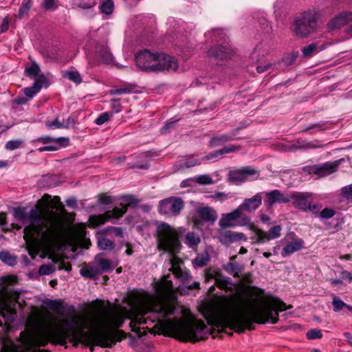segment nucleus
I'll return each mask as SVG.
<instances>
[{
    "label": "nucleus",
    "instance_id": "c9c22d12",
    "mask_svg": "<svg viewBox=\"0 0 352 352\" xmlns=\"http://www.w3.org/2000/svg\"><path fill=\"white\" fill-rule=\"evenodd\" d=\"M201 242L199 236L195 232H188L185 237V243L190 248L197 246Z\"/></svg>",
    "mask_w": 352,
    "mask_h": 352
},
{
    "label": "nucleus",
    "instance_id": "c03bdc74",
    "mask_svg": "<svg viewBox=\"0 0 352 352\" xmlns=\"http://www.w3.org/2000/svg\"><path fill=\"white\" fill-rule=\"evenodd\" d=\"M32 6L31 0H24L19 8L18 17L22 19L27 14Z\"/></svg>",
    "mask_w": 352,
    "mask_h": 352
},
{
    "label": "nucleus",
    "instance_id": "ddd939ff",
    "mask_svg": "<svg viewBox=\"0 0 352 352\" xmlns=\"http://www.w3.org/2000/svg\"><path fill=\"white\" fill-rule=\"evenodd\" d=\"M257 173L256 169L251 166L230 170L228 174V181L234 185H240L245 182L250 176Z\"/></svg>",
    "mask_w": 352,
    "mask_h": 352
},
{
    "label": "nucleus",
    "instance_id": "09e8293b",
    "mask_svg": "<svg viewBox=\"0 0 352 352\" xmlns=\"http://www.w3.org/2000/svg\"><path fill=\"white\" fill-rule=\"evenodd\" d=\"M56 267L54 264L43 265L38 269V273L41 275H50L54 272Z\"/></svg>",
    "mask_w": 352,
    "mask_h": 352
},
{
    "label": "nucleus",
    "instance_id": "0eeeda50",
    "mask_svg": "<svg viewBox=\"0 0 352 352\" xmlns=\"http://www.w3.org/2000/svg\"><path fill=\"white\" fill-rule=\"evenodd\" d=\"M318 14L314 11H307L295 17L292 32L300 38H305L314 33L318 27Z\"/></svg>",
    "mask_w": 352,
    "mask_h": 352
},
{
    "label": "nucleus",
    "instance_id": "cd10ccee",
    "mask_svg": "<svg viewBox=\"0 0 352 352\" xmlns=\"http://www.w3.org/2000/svg\"><path fill=\"white\" fill-rule=\"evenodd\" d=\"M304 241L302 239H297L295 241L288 243L283 248L281 255L286 257L294 252L301 250L304 245Z\"/></svg>",
    "mask_w": 352,
    "mask_h": 352
},
{
    "label": "nucleus",
    "instance_id": "37998d69",
    "mask_svg": "<svg viewBox=\"0 0 352 352\" xmlns=\"http://www.w3.org/2000/svg\"><path fill=\"white\" fill-rule=\"evenodd\" d=\"M114 8L113 2L111 0L104 1L100 6V11L105 14H110Z\"/></svg>",
    "mask_w": 352,
    "mask_h": 352
},
{
    "label": "nucleus",
    "instance_id": "f257e3e1",
    "mask_svg": "<svg viewBox=\"0 0 352 352\" xmlns=\"http://www.w3.org/2000/svg\"><path fill=\"white\" fill-rule=\"evenodd\" d=\"M155 290L157 295H144L136 307V313L131 318V331L135 332L138 337L142 336L140 325L152 324L155 322L166 335L182 341L195 342L212 333L201 320L164 319L175 313L173 305L166 300L172 292L173 283L166 280L160 281L156 284Z\"/></svg>",
    "mask_w": 352,
    "mask_h": 352
},
{
    "label": "nucleus",
    "instance_id": "052dcab7",
    "mask_svg": "<svg viewBox=\"0 0 352 352\" xmlns=\"http://www.w3.org/2000/svg\"><path fill=\"white\" fill-rule=\"evenodd\" d=\"M201 162L198 160L195 159H187L184 161H182V166L185 168H190L195 166L197 164H200Z\"/></svg>",
    "mask_w": 352,
    "mask_h": 352
},
{
    "label": "nucleus",
    "instance_id": "2f4dec72",
    "mask_svg": "<svg viewBox=\"0 0 352 352\" xmlns=\"http://www.w3.org/2000/svg\"><path fill=\"white\" fill-rule=\"evenodd\" d=\"M33 142H39L44 144H48L54 143L55 142H59L62 146H67L69 143V140L68 138L61 137L54 138L48 135H45L40 137L38 139L33 140Z\"/></svg>",
    "mask_w": 352,
    "mask_h": 352
},
{
    "label": "nucleus",
    "instance_id": "4d7b16f0",
    "mask_svg": "<svg viewBox=\"0 0 352 352\" xmlns=\"http://www.w3.org/2000/svg\"><path fill=\"white\" fill-rule=\"evenodd\" d=\"M306 336L309 340H314L318 338H321L322 336V333L320 330L313 329L309 330L307 333Z\"/></svg>",
    "mask_w": 352,
    "mask_h": 352
},
{
    "label": "nucleus",
    "instance_id": "5fc2aeb1",
    "mask_svg": "<svg viewBox=\"0 0 352 352\" xmlns=\"http://www.w3.org/2000/svg\"><path fill=\"white\" fill-rule=\"evenodd\" d=\"M132 90L133 89L131 87L128 86L123 88L112 89L109 90V94L111 96L121 95L131 93Z\"/></svg>",
    "mask_w": 352,
    "mask_h": 352
},
{
    "label": "nucleus",
    "instance_id": "6e6552de",
    "mask_svg": "<svg viewBox=\"0 0 352 352\" xmlns=\"http://www.w3.org/2000/svg\"><path fill=\"white\" fill-rule=\"evenodd\" d=\"M239 219V224L240 226H248L250 224V219L244 214L238 207L229 213L223 214L219 221V226L221 229H226L235 226L236 221Z\"/></svg>",
    "mask_w": 352,
    "mask_h": 352
},
{
    "label": "nucleus",
    "instance_id": "a211bd4d",
    "mask_svg": "<svg viewBox=\"0 0 352 352\" xmlns=\"http://www.w3.org/2000/svg\"><path fill=\"white\" fill-rule=\"evenodd\" d=\"M266 199L265 203L269 206H272L276 203L287 204L290 201V194L281 192L278 190H274L265 193Z\"/></svg>",
    "mask_w": 352,
    "mask_h": 352
},
{
    "label": "nucleus",
    "instance_id": "9d476101",
    "mask_svg": "<svg viewBox=\"0 0 352 352\" xmlns=\"http://www.w3.org/2000/svg\"><path fill=\"white\" fill-rule=\"evenodd\" d=\"M158 53H151L148 50L140 52L135 56L136 65L142 70L154 72Z\"/></svg>",
    "mask_w": 352,
    "mask_h": 352
},
{
    "label": "nucleus",
    "instance_id": "f03ea898",
    "mask_svg": "<svg viewBox=\"0 0 352 352\" xmlns=\"http://www.w3.org/2000/svg\"><path fill=\"white\" fill-rule=\"evenodd\" d=\"M277 298L258 305L257 301L242 297L226 298L217 309H212L204 314L208 324L219 331L228 328L236 333L246 329L254 330V324L271 322L276 324L278 313L292 308Z\"/></svg>",
    "mask_w": 352,
    "mask_h": 352
},
{
    "label": "nucleus",
    "instance_id": "f704fd0d",
    "mask_svg": "<svg viewBox=\"0 0 352 352\" xmlns=\"http://www.w3.org/2000/svg\"><path fill=\"white\" fill-rule=\"evenodd\" d=\"M42 87V81L37 80L34 82L32 86L26 87L24 89V93L29 98H32L36 94H37Z\"/></svg>",
    "mask_w": 352,
    "mask_h": 352
},
{
    "label": "nucleus",
    "instance_id": "864d4df0",
    "mask_svg": "<svg viewBox=\"0 0 352 352\" xmlns=\"http://www.w3.org/2000/svg\"><path fill=\"white\" fill-rule=\"evenodd\" d=\"M195 180L199 184L208 185L214 183L212 179L207 175H201L195 177Z\"/></svg>",
    "mask_w": 352,
    "mask_h": 352
},
{
    "label": "nucleus",
    "instance_id": "49530a36",
    "mask_svg": "<svg viewBox=\"0 0 352 352\" xmlns=\"http://www.w3.org/2000/svg\"><path fill=\"white\" fill-rule=\"evenodd\" d=\"M65 146H62L59 142H55L54 143L48 144L47 146H45L43 147H40L38 148L39 152L44 151H57L61 147H65Z\"/></svg>",
    "mask_w": 352,
    "mask_h": 352
},
{
    "label": "nucleus",
    "instance_id": "7ed1b4c3",
    "mask_svg": "<svg viewBox=\"0 0 352 352\" xmlns=\"http://www.w3.org/2000/svg\"><path fill=\"white\" fill-rule=\"evenodd\" d=\"M62 322L67 328L61 327L58 329H38L29 333L21 332L20 334L21 345L13 343L4 344L2 352H50L49 350H40L37 348L45 346L49 342L54 345L64 346L67 340L77 346L80 343L89 346L90 351H94V346H98L95 342V337L87 336L98 331V327L94 324L90 326L87 321L79 316H72L69 319L65 318Z\"/></svg>",
    "mask_w": 352,
    "mask_h": 352
},
{
    "label": "nucleus",
    "instance_id": "6ab92c4d",
    "mask_svg": "<svg viewBox=\"0 0 352 352\" xmlns=\"http://www.w3.org/2000/svg\"><path fill=\"white\" fill-rule=\"evenodd\" d=\"M351 22L349 25V32L352 33V12L341 13L334 17L328 23V29L329 30L340 27Z\"/></svg>",
    "mask_w": 352,
    "mask_h": 352
},
{
    "label": "nucleus",
    "instance_id": "f8f14e48",
    "mask_svg": "<svg viewBox=\"0 0 352 352\" xmlns=\"http://www.w3.org/2000/svg\"><path fill=\"white\" fill-rule=\"evenodd\" d=\"M205 278L206 282L215 280V285L221 289L228 290L232 288L231 279L226 277L223 273L217 269L208 268L206 270Z\"/></svg>",
    "mask_w": 352,
    "mask_h": 352
},
{
    "label": "nucleus",
    "instance_id": "4c0bfd02",
    "mask_svg": "<svg viewBox=\"0 0 352 352\" xmlns=\"http://www.w3.org/2000/svg\"><path fill=\"white\" fill-rule=\"evenodd\" d=\"M261 31L264 34H270L272 32V27L270 23L265 18L261 17L258 20Z\"/></svg>",
    "mask_w": 352,
    "mask_h": 352
},
{
    "label": "nucleus",
    "instance_id": "5701e85b",
    "mask_svg": "<svg viewBox=\"0 0 352 352\" xmlns=\"http://www.w3.org/2000/svg\"><path fill=\"white\" fill-rule=\"evenodd\" d=\"M80 274L85 278L96 279L100 274L99 267L94 263H85L80 270Z\"/></svg>",
    "mask_w": 352,
    "mask_h": 352
},
{
    "label": "nucleus",
    "instance_id": "680f3d73",
    "mask_svg": "<svg viewBox=\"0 0 352 352\" xmlns=\"http://www.w3.org/2000/svg\"><path fill=\"white\" fill-rule=\"evenodd\" d=\"M240 149L239 146L231 145L229 146H225L221 149H219V153H221L222 155L230 153Z\"/></svg>",
    "mask_w": 352,
    "mask_h": 352
},
{
    "label": "nucleus",
    "instance_id": "a18cd8bd",
    "mask_svg": "<svg viewBox=\"0 0 352 352\" xmlns=\"http://www.w3.org/2000/svg\"><path fill=\"white\" fill-rule=\"evenodd\" d=\"M325 124H326V122H318V123H315V124H311L306 127H305L302 131V132H307V131H309L311 129H315L314 131H313L312 133H314V132H318V131H324L325 129Z\"/></svg>",
    "mask_w": 352,
    "mask_h": 352
},
{
    "label": "nucleus",
    "instance_id": "4468645a",
    "mask_svg": "<svg viewBox=\"0 0 352 352\" xmlns=\"http://www.w3.org/2000/svg\"><path fill=\"white\" fill-rule=\"evenodd\" d=\"M177 67V61L175 57L158 53L154 72H175Z\"/></svg>",
    "mask_w": 352,
    "mask_h": 352
},
{
    "label": "nucleus",
    "instance_id": "c756f323",
    "mask_svg": "<svg viewBox=\"0 0 352 352\" xmlns=\"http://www.w3.org/2000/svg\"><path fill=\"white\" fill-rule=\"evenodd\" d=\"M324 49V45H320L318 43H312L302 48V56L305 58H311Z\"/></svg>",
    "mask_w": 352,
    "mask_h": 352
},
{
    "label": "nucleus",
    "instance_id": "20e7f679",
    "mask_svg": "<svg viewBox=\"0 0 352 352\" xmlns=\"http://www.w3.org/2000/svg\"><path fill=\"white\" fill-rule=\"evenodd\" d=\"M14 218L26 226L23 238L28 254L34 258L39 251L47 254L53 251L60 241L63 227L56 218L45 221L37 208L27 211L25 207H16L13 210Z\"/></svg>",
    "mask_w": 352,
    "mask_h": 352
},
{
    "label": "nucleus",
    "instance_id": "58836bf2",
    "mask_svg": "<svg viewBox=\"0 0 352 352\" xmlns=\"http://www.w3.org/2000/svg\"><path fill=\"white\" fill-rule=\"evenodd\" d=\"M47 306L51 310L58 314H63L64 307L61 301L57 300H51L47 303Z\"/></svg>",
    "mask_w": 352,
    "mask_h": 352
},
{
    "label": "nucleus",
    "instance_id": "8fccbe9b",
    "mask_svg": "<svg viewBox=\"0 0 352 352\" xmlns=\"http://www.w3.org/2000/svg\"><path fill=\"white\" fill-rule=\"evenodd\" d=\"M111 109L109 112L112 117L115 113H118L122 111V107L121 103L120 102V99H112L111 100Z\"/></svg>",
    "mask_w": 352,
    "mask_h": 352
},
{
    "label": "nucleus",
    "instance_id": "b1692460",
    "mask_svg": "<svg viewBox=\"0 0 352 352\" xmlns=\"http://www.w3.org/2000/svg\"><path fill=\"white\" fill-rule=\"evenodd\" d=\"M245 238V235L243 233L228 230L220 234L218 239L222 244L228 245Z\"/></svg>",
    "mask_w": 352,
    "mask_h": 352
},
{
    "label": "nucleus",
    "instance_id": "72a5a7b5",
    "mask_svg": "<svg viewBox=\"0 0 352 352\" xmlns=\"http://www.w3.org/2000/svg\"><path fill=\"white\" fill-rule=\"evenodd\" d=\"M97 245L100 250H111L114 248V243L109 239L103 236H98Z\"/></svg>",
    "mask_w": 352,
    "mask_h": 352
},
{
    "label": "nucleus",
    "instance_id": "aec40b11",
    "mask_svg": "<svg viewBox=\"0 0 352 352\" xmlns=\"http://www.w3.org/2000/svg\"><path fill=\"white\" fill-rule=\"evenodd\" d=\"M232 54V51L229 48L228 45L224 43L221 45H215L208 52V56L219 60H226Z\"/></svg>",
    "mask_w": 352,
    "mask_h": 352
},
{
    "label": "nucleus",
    "instance_id": "412c9836",
    "mask_svg": "<svg viewBox=\"0 0 352 352\" xmlns=\"http://www.w3.org/2000/svg\"><path fill=\"white\" fill-rule=\"evenodd\" d=\"M241 129V127H238L228 133L212 137L208 143L209 146L214 148L234 140L235 136Z\"/></svg>",
    "mask_w": 352,
    "mask_h": 352
},
{
    "label": "nucleus",
    "instance_id": "393cba45",
    "mask_svg": "<svg viewBox=\"0 0 352 352\" xmlns=\"http://www.w3.org/2000/svg\"><path fill=\"white\" fill-rule=\"evenodd\" d=\"M199 217L204 221L214 223L217 219L216 211L210 206L199 208L197 210Z\"/></svg>",
    "mask_w": 352,
    "mask_h": 352
},
{
    "label": "nucleus",
    "instance_id": "e433bc0d",
    "mask_svg": "<svg viewBox=\"0 0 352 352\" xmlns=\"http://www.w3.org/2000/svg\"><path fill=\"white\" fill-rule=\"evenodd\" d=\"M0 259L10 266H14L16 264V256L8 252H0Z\"/></svg>",
    "mask_w": 352,
    "mask_h": 352
},
{
    "label": "nucleus",
    "instance_id": "a878e982",
    "mask_svg": "<svg viewBox=\"0 0 352 352\" xmlns=\"http://www.w3.org/2000/svg\"><path fill=\"white\" fill-rule=\"evenodd\" d=\"M236 258V255L231 256L230 261L223 265V269L234 277L239 278L243 268L237 262L234 261Z\"/></svg>",
    "mask_w": 352,
    "mask_h": 352
},
{
    "label": "nucleus",
    "instance_id": "a19ab883",
    "mask_svg": "<svg viewBox=\"0 0 352 352\" xmlns=\"http://www.w3.org/2000/svg\"><path fill=\"white\" fill-rule=\"evenodd\" d=\"M98 267L100 270V274L104 272H107L111 270V263L109 259L106 258H97Z\"/></svg>",
    "mask_w": 352,
    "mask_h": 352
},
{
    "label": "nucleus",
    "instance_id": "603ef678",
    "mask_svg": "<svg viewBox=\"0 0 352 352\" xmlns=\"http://www.w3.org/2000/svg\"><path fill=\"white\" fill-rule=\"evenodd\" d=\"M23 144V141L21 140H12L8 141L5 146V148L7 150L13 151L21 147Z\"/></svg>",
    "mask_w": 352,
    "mask_h": 352
},
{
    "label": "nucleus",
    "instance_id": "69168bd1",
    "mask_svg": "<svg viewBox=\"0 0 352 352\" xmlns=\"http://www.w3.org/2000/svg\"><path fill=\"white\" fill-rule=\"evenodd\" d=\"M47 126L50 128L60 129L64 128L63 122H61L58 118L55 119L52 122H47L46 123Z\"/></svg>",
    "mask_w": 352,
    "mask_h": 352
},
{
    "label": "nucleus",
    "instance_id": "774afa93",
    "mask_svg": "<svg viewBox=\"0 0 352 352\" xmlns=\"http://www.w3.org/2000/svg\"><path fill=\"white\" fill-rule=\"evenodd\" d=\"M43 6L47 10H54L57 8L55 0H43Z\"/></svg>",
    "mask_w": 352,
    "mask_h": 352
},
{
    "label": "nucleus",
    "instance_id": "9b49d317",
    "mask_svg": "<svg viewBox=\"0 0 352 352\" xmlns=\"http://www.w3.org/2000/svg\"><path fill=\"white\" fill-rule=\"evenodd\" d=\"M115 207L112 210H108L104 214L93 215L89 218V223L93 227H97L110 220L111 218L118 219L126 212V207Z\"/></svg>",
    "mask_w": 352,
    "mask_h": 352
},
{
    "label": "nucleus",
    "instance_id": "c85d7f7f",
    "mask_svg": "<svg viewBox=\"0 0 352 352\" xmlns=\"http://www.w3.org/2000/svg\"><path fill=\"white\" fill-rule=\"evenodd\" d=\"M96 53L100 56L104 63H110L113 61V55L104 43H96Z\"/></svg>",
    "mask_w": 352,
    "mask_h": 352
},
{
    "label": "nucleus",
    "instance_id": "79ce46f5",
    "mask_svg": "<svg viewBox=\"0 0 352 352\" xmlns=\"http://www.w3.org/2000/svg\"><path fill=\"white\" fill-rule=\"evenodd\" d=\"M332 305L333 311L335 312H338L342 310V309L345 308L346 304L343 300H342L338 296L333 295Z\"/></svg>",
    "mask_w": 352,
    "mask_h": 352
},
{
    "label": "nucleus",
    "instance_id": "bf43d9fd",
    "mask_svg": "<svg viewBox=\"0 0 352 352\" xmlns=\"http://www.w3.org/2000/svg\"><path fill=\"white\" fill-rule=\"evenodd\" d=\"M111 114L109 112H104L101 113L96 120V123L98 125H102L109 120Z\"/></svg>",
    "mask_w": 352,
    "mask_h": 352
},
{
    "label": "nucleus",
    "instance_id": "4be33fe9",
    "mask_svg": "<svg viewBox=\"0 0 352 352\" xmlns=\"http://www.w3.org/2000/svg\"><path fill=\"white\" fill-rule=\"evenodd\" d=\"M338 166L333 163H324L322 165H314L311 167V170L320 177H324L334 173Z\"/></svg>",
    "mask_w": 352,
    "mask_h": 352
},
{
    "label": "nucleus",
    "instance_id": "423d86ee",
    "mask_svg": "<svg viewBox=\"0 0 352 352\" xmlns=\"http://www.w3.org/2000/svg\"><path fill=\"white\" fill-rule=\"evenodd\" d=\"M124 318L119 315L105 312L99 317L94 318V324L98 327V331L94 333H88L89 336H94L95 342L102 348H111L116 342L126 338V334L118 329L122 327Z\"/></svg>",
    "mask_w": 352,
    "mask_h": 352
},
{
    "label": "nucleus",
    "instance_id": "473e14b6",
    "mask_svg": "<svg viewBox=\"0 0 352 352\" xmlns=\"http://www.w3.org/2000/svg\"><path fill=\"white\" fill-rule=\"evenodd\" d=\"M210 256L208 252H204L198 254L197 256L192 260V264L195 267H203L209 263Z\"/></svg>",
    "mask_w": 352,
    "mask_h": 352
},
{
    "label": "nucleus",
    "instance_id": "f3484780",
    "mask_svg": "<svg viewBox=\"0 0 352 352\" xmlns=\"http://www.w3.org/2000/svg\"><path fill=\"white\" fill-rule=\"evenodd\" d=\"M262 192H258L250 198H246L239 206L240 210L248 212H254L262 204Z\"/></svg>",
    "mask_w": 352,
    "mask_h": 352
},
{
    "label": "nucleus",
    "instance_id": "dca6fc26",
    "mask_svg": "<svg viewBox=\"0 0 352 352\" xmlns=\"http://www.w3.org/2000/svg\"><path fill=\"white\" fill-rule=\"evenodd\" d=\"M281 230L282 228L280 226H275L271 228L267 232L261 229L255 228L256 236L254 238L255 239L254 243H263L270 240L277 239L280 236Z\"/></svg>",
    "mask_w": 352,
    "mask_h": 352
},
{
    "label": "nucleus",
    "instance_id": "e2e57ef3",
    "mask_svg": "<svg viewBox=\"0 0 352 352\" xmlns=\"http://www.w3.org/2000/svg\"><path fill=\"white\" fill-rule=\"evenodd\" d=\"M98 201L101 204H109L113 202V198L111 196L106 195L105 194H100L98 196Z\"/></svg>",
    "mask_w": 352,
    "mask_h": 352
},
{
    "label": "nucleus",
    "instance_id": "338daca9",
    "mask_svg": "<svg viewBox=\"0 0 352 352\" xmlns=\"http://www.w3.org/2000/svg\"><path fill=\"white\" fill-rule=\"evenodd\" d=\"M322 205L319 203L311 204V201L309 203V208L308 211H311L313 214H318L320 212Z\"/></svg>",
    "mask_w": 352,
    "mask_h": 352
},
{
    "label": "nucleus",
    "instance_id": "39448f33",
    "mask_svg": "<svg viewBox=\"0 0 352 352\" xmlns=\"http://www.w3.org/2000/svg\"><path fill=\"white\" fill-rule=\"evenodd\" d=\"M157 237V248L160 250L167 252L170 254L168 259L169 270L183 282H187L191 278L189 272L183 271L179 266L180 259L175 256L179 250L181 243L179 240V234L167 223H160L156 230Z\"/></svg>",
    "mask_w": 352,
    "mask_h": 352
},
{
    "label": "nucleus",
    "instance_id": "0e129e2a",
    "mask_svg": "<svg viewBox=\"0 0 352 352\" xmlns=\"http://www.w3.org/2000/svg\"><path fill=\"white\" fill-rule=\"evenodd\" d=\"M250 293L251 296L259 298L264 294V291L256 287H250Z\"/></svg>",
    "mask_w": 352,
    "mask_h": 352
},
{
    "label": "nucleus",
    "instance_id": "6e6d98bb",
    "mask_svg": "<svg viewBox=\"0 0 352 352\" xmlns=\"http://www.w3.org/2000/svg\"><path fill=\"white\" fill-rule=\"evenodd\" d=\"M336 214V211L332 208H326L320 211L319 217L322 219H329Z\"/></svg>",
    "mask_w": 352,
    "mask_h": 352
},
{
    "label": "nucleus",
    "instance_id": "13d9d810",
    "mask_svg": "<svg viewBox=\"0 0 352 352\" xmlns=\"http://www.w3.org/2000/svg\"><path fill=\"white\" fill-rule=\"evenodd\" d=\"M341 194L346 199L352 200V184L342 188Z\"/></svg>",
    "mask_w": 352,
    "mask_h": 352
},
{
    "label": "nucleus",
    "instance_id": "7c9ffc66",
    "mask_svg": "<svg viewBox=\"0 0 352 352\" xmlns=\"http://www.w3.org/2000/svg\"><path fill=\"white\" fill-rule=\"evenodd\" d=\"M41 69L38 65L36 62H33L31 65L25 69V75L30 78H33L35 81L41 80L44 76L40 75Z\"/></svg>",
    "mask_w": 352,
    "mask_h": 352
},
{
    "label": "nucleus",
    "instance_id": "2eb2a0df",
    "mask_svg": "<svg viewBox=\"0 0 352 352\" xmlns=\"http://www.w3.org/2000/svg\"><path fill=\"white\" fill-rule=\"evenodd\" d=\"M311 199L312 194L310 192H293L290 193V200H293V206L305 212L308 211Z\"/></svg>",
    "mask_w": 352,
    "mask_h": 352
},
{
    "label": "nucleus",
    "instance_id": "1a4fd4ad",
    "mask_svg": "<svg viewBox=\"0 0 352 352\" xmlns=\"http://www.w3.org/2000/svg\"><path fill=\"white\" fill-rule=\"evenodd\" d=\"M184 207L183 200L179 197H170L159 202L157 210L162 214L177 216Z\"/></svg>",
    "mask_w": 352,
    "mask_h": 352
},
{
    "label": "nucleus",
    "instance_id": "de8ad7c7",
    "mask_svg": "<svg viewBox=\"0 0 352 352\" xmlns=\"http://www.w3.org/2000/svg\"><path fill=\"white\" fill-rule=\"evenodd\" d=\"M65 76L76 84H80L82 82L81 76L76 71H68L65 73Z\"/></svg>",
    "mask_w": 352,
    "mask_h": 352
},
{
    "label": "nucleus",
    "instance_id": "3c124183",
    "mask_svg": "<svg viewBox=\"0 0 352 352\" xmlns=\"http://www.w3.org/2000/svg\"><path fill=\"white\" fill-rule=\"evenodd\" d=\"M102 232L105 234L113 232L118 237H123V230L120 227L109 226L105 228Z\"/></svg>",
    "mask_w": 352,
    "mask_h": 352
},
{
    "label": "nucleus",
    "instance_id": "bb28decb",
    "mask_svg": "<svg viewBox=\"0 0 352 352\" xmlns=\"http://www.w3.org/2000/svg\"><path fill=\"white\" fill-rule=\"evenodd\" d=\"M321 147L318 140L309 142L305 140H297L294 144L289 146L288 151H295L298 149H314Z\"/></svg>",
    "mask_w": 352,
    "mask_h": 352
},
{
    "label": "nucleus",
    "instance_id": "ea45409f",
    "mask_svg": "<svg viewBox=\"0 0 352 352\" xmlns=\"http://www.w3.org/2000/svg\"><path fill=\"white\" fill-rule=\"evenodd\" d=\"M123 203H121L120 206L128 207H135L138 204V199L133 195H124L122 197Z\"/></svg>",
    "mask_w": 352,
    "mask_h": 352
}]
</instances>
